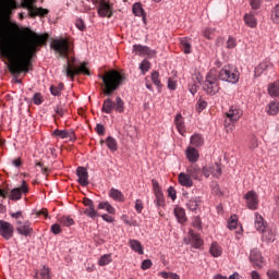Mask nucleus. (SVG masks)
I'll list each match as a JSON object with an SVG mask.
<instances>
[{
    "label": "nucleus",
    "instance_id": "nucleus-28",
    "mask_svg": "<svg viewBox=\"0 0 279 279\" xmlns=\"http://www.w3.org/2000/svg\"><path fill=\"white\" fill-rule=\"evenodd\" d=\"M98 210H107L109 215H116L117 209L110 205V202L102 201L98 204Z\"/></svg>",
    "mask_w": 279,
    "mask_h": 279
},
{
    "label": "nucleus",
    "instance_id": "nucleus-7",
    "mask_svg": "<svg viewBox=\"0 0 279 279\" xmlns=\"http://www.w3.org/2000/svg\"><path fill=\"white\" fill-rule=\"evenodd\" d=\"M34 3H36V0H24L22 3V8H26V10H28L32 19H36V16H47V14H49V10L38 8L34 5Z\"/></svg>",
    "mask_w": 279,
    "mask_h": 279
},
{
    "label": "nucleus",
    "instance_id": "nucleus-53",
    "mask_svg": "<svg viewBox=\"0 0 279 279\" xmlns=\"http://www.w3.org/2000/svg\"><path fill=\"white\" fill-rule=\"evenodd\" d=\"M151 184H153V191L155 195L158 193H162V190L160 189V184H158V181L156 179L151 180Z\"/></svg>",
    "mask_w": 279,
    "mask_h": 279
},
{
    "label": "nucleus",
    "instance_id": "nucleus-24",
    "mask_svg": "<svg viewBox=\"0 0 279 279\" xmlns=\"http://www.w3.org/2000/svg\"><path fill=\"white\" fill-rule=\"evenodd\" d=\"M255 228L258 232H265L267 228L265 219L258 213H255Z\"/></svg>",
    "mask_w": 279,
    "mask_h": 279
},
{
    "label": "nucleus",
    "instance_id": "nucleus-3",
    "mask_svg": "<svg viewBox=\"0 0 279 279\" xmlns=\"http://www.w3.org/2000/svg\"><path fill=\"white\" fill-rule=\"evenodd\" d=\"M64 73L70 80H75V75H90V71L86 68V63H82L80 66L75 64V58L68 60L64 65Z\"/></svg>",
    "mask_w": 279,
    "mask_h": 279
},
{
    "label": "nucleus",
    "instance_id": "nucleus-14",
    "mask_svg": "<svg viewBox=\"0 0 279 279\" xmlns=\"http://www.w3.org/2000/svg\"><path fill=\"white\" fill-rule=\"evenodd\" d=\"M246 206L250 210H256L258 208V194L254 191H250L244 195Z\"/></svg>",
    "mask_w": 279,
    "mask_h": 279
},
{
    "label": "nucleus",
    "instance_id": "nucleus-43",
    "mask_svg": "<svg viewBox=\"0 0 279 279\" xmlns=\"http://www.w3.org/2000/svg\"><path fill=\"white\" fill-rule=\"evenodd\" d=\"M270 17L275 25H279V3L272 8Z\"/></svg>",
    "mask_w": 279,
    "mask_h": 279
},
{
    "label": "nucleus",
    "instance_id": "nucleus-26",
    "mask_svg": "<svg viewBox=\"0 0 279 279\" xmlns=\"http://www.w3.org/2000/svg\"><path fill=\"white\" fill-rule=\"evenodd\" d=\"M113 110L119 114L125 112V101L121 97H117L116 101H113Z\"/></svg>",
    "mask_w": 279,
    "mask_h": 279
},
{
    "label": "nucleus",
    "instance_id": "nucleus-21",
    "mask_svg": "<svg viewBox=\"0 0 279 279\" xmlns=\"http://www.w3.org/2000/svg\"><path fill=\"white\" fill-rule=\"evenodd\" d=\"M185 156L190 162H197V160H199V151L193 146L186 148Z\"/></svg>",
    "mask_w": 279,
    "mask_h": 279
},
{
    "label": "nucleus",
    "instance_id": "nucleus-60",
    "mask_svg": "<svg viewBox=\"0 0 279 279\" xmlns=\"http://www.w3.org/2000/svg\"><path fill=\"white\" fill-rule=\"evenodd\" d=\"M168 196L171 197L172 202H175V199H177L178 196H177L175 189H174L173 186H170V187L168 189Z\"/></svg>",
    "mask_w": 279,
    "mask_h": 279
},
{
    "label": "nucleus",
    "instance_id": "nucleus-58",
    "mask_svg": "<svg viewBox=\"0 0 279 279\" xmlns=\"http://www.w3.org/2000/svg\"><path fill=\"white\" fill-rule=\"evenodd\" d=\"M168 88L169 90H175L178 88V82H175L173 78H168Z\"/></svg>",
    "mask_w": 279,
    "mask_h": 279
},
{
    "label": "nucleus",
    "instance_id": "nucleus-4",
    "mask_svg": "<svg viewBox=\"0 0 279 279\" xmlns=\"http://www.w3.org/2000/svg\"><path fill=\"white\" fill-rule=\"evenodd\" d=\"M221 87L219 86V76H217V73L211 70L209 73H207L206 78L203 83V90L207 95L213 96L217 95Z\"/></svg>",
    "mask_w": 279,
    "mask_h": 279
},
{
    "label": "nucleus",
    "instance_id": "nucleus-1",
    "mask_svg": "<svg viewBox=\"0 0 279 279\" xmlns=\"http://www.w3.org/2000/svg\"><path fill=\"white\" fill-rule=\"evenodd\" d=\"M14 10H19L16 0H0V53L3 58H9V71L11 75L29 73L32 60L38 52V47L47 44L49 35H37L32 29L26 28L22 36L14 38L19 26L10 21Z\"/></svg>",
    "mask_w": 279,
    "mask_h": 279
},
{
    "label": "nucleus",
    "instance_id": "nucleus-11",
    "mask_svg": "<svg viewBox=\"0 0 279 279\" xmlns=\"http://www.w3.org/2000/svg\"><path fill=\"white\" fill-rule=\"evenodd\" d=\"M133 52L135 56L154 58L156 56V50L143 45L135 44L133 46Z\"/></svg>",
    "mask_w": 279,
    "mask_h": 279
},
{
    "label": "nucleus",
    "instance_id": "nucleus-54",
    "mask_svg": "<svg viewBox=\"0 0 279 279\" xmlns=\"http://www.w3.org/2000/svg\"><path fill=\"white\" fill-rule=\"evenodd\" d=\"M53 136H58L59 138H66V130H54L52 132Z\"/></svg>",
    "mask_w": 279,
    "mask_h": 279
},
{
    "label": "nucleus",
    "instance_id": "nucleus-15",
    "mask_svg": "<svg viewBox=\"0 0 279 279\" xmlns=\"http://www.w3.org/2000/svg\"><path fill=\"white\" fill-rule=\"evenodd\" d=\"M185 243L186 245H192L195 250H199V247L204 245V241H202L199 234L193 232V230L190 231V241H186Z\"/></svg>",
    "mask_w": 279,
    "mask_h": 279
},
{
    "label": "nucleus",
    "instance_id": "nucleus-22",
    "mask_svg": "<svg viewBox=\"0 0 279 279\" xmlns=\"http://www.w3.org/2000/svg\"><path fill=\"white\" fill-rule=\"evenodd\" d=\"M186 173H189L192 180H199L202 178V169H199V166H196V165H192L187 167Z\"/></svg>",
    "mask_w": 279,
    "mask_h": 279
},
{
    "label": "nucleus",
    "instance_id": "nucleus-57",
    "mask_svg": "<svg viewBox=\"0 0 279 279\" xmlns=\"http://www.w3.org/2000/svg\"><path fill=\"white\" fill-rule=\"evenodd\" d=\"M267 277L269 279H279V271L270 269V270L267 271Z\"/></svg>",
    "mask_w": 279,
    "mask_h": 279
},
{
    "label": "nucleus",
    "instance_id": "nucleus-29",
    "mask_svg": "<svg viewBox=\"0 0 279 279\" xmlns=\"http://www.w3.org/2000/svg\"><path fill=\"white\" fill-rule=\"evenodd\" d=\"M209 253L211 254V256H214V258H219V256L223 254V248L221 247V245H219V243L214 242L209 248Z\"/></svg>",
    "mask_w": 279,
    "mask_h": 279
},
{
    "label": "nucleus",
    "instance_id": "nucleus-39",
    "mask_svg": "<svg viewBox=\"0 0 279 279\" xmlns=\"http://www.w3.org/2000/svg\"><path fill=\"white\" fill-rule=\"evenodd\" d=\"M62 90H64V83H60L57 86H50V93L53 97H60V95H62Z\"/></svg>",
    "mask_w": 279,
    "mask_h": 279
},
{
    "label": "nucleus",
    "instance_id": "nucleus-45",
    "mask_svg": "<svg viewBox=\"0 0 279 279\" xmlns=\"http://www.w3.org/2000/svg\"><path fill=\"white\" fill-rule=\"evenodd\" d=\"M112 260V255L110 254H105L102 255L99 260H98V265L100 267H106V265H110V262Z\"/></svg>",
    "mask_w": 279,
    "mask_h": 279
},
{
    "label": "nucleus",
    "instance_id": "nucleus-50",
    "mask_svg": "<svg viewBox=\"0 0 279 279\" xmlns=\"http://www.w3.org/2000/svg\"><path fill=\"white\" fill-rule=\"evenodd\" d=\"M238 223H239V217H236V215H233V216H231V218L228 222V228L230 230H235Z\"/></svg>",
    "mask_w": 279,
    "mask_h": 279
},
{
    "label": "nucleus",
    "instance_id": "nucleus-5",
    "mask_svg": "<svg viewBox=\"0 0 279 279\" xmlns=\"http://www.w3.org/2000/svg\"><path fill=\"white\" fill-rule=\"evenodd\" d=\"M50 47L61 58H69V53H73V44L66 38L53 39Z\"/></svg>",
    "mask_w": 279,
    "mask_h": 279
},
{
    "label": "nucleus",
    "instance_id": "nucleus-30",
    "mask_svg": "<svg viewBox=\"0 0 279 279\" xmlns=\"http://www.w3.org/2000/svg\"><path fill=\"white\" fill-rule=\"evenodd\" d=\"M109 197L114 199V202H125V196H123V193L114 187L109 191Z\"/></svg>",
    "mask_w": 279,
    "mask_h": 279
},
{
    "label": "nucleus",
    "instance_id": "nucleus-55",
    "mask_svg": "<svg viewBox=\"0 0 279 279\" xmlns=\"http://www.w3.org/2000/svg\"><path fill=\"white\" fill-rule=\"evenodd\" d=\"M95 132L98 136H104V134H106V128L104 126V124H97L95 128Z\"/></svg>",
    "mask_w": 279,
    "mask_h": 279
},
{
    "label": "nucleus",
    "instance_id": "nucleus-42",
    "mask_svg": "<svg viewBox=\"0 0 279 279\" xmlns=\"http://www.w3.org/2000/svg\"><path fill=\"white\" fill-rule=\"evenodd\" d=\"M150 80L155 86L160 90L162 88V83L160 82V73L158 71H154L150 75Z\"/></svg>",
    "mask_w": 279,
    "mask_h": 279
},
{
    "label": "nucleus",
    "instance_id": "nucleus-63",
    "mask_svg": "<svg viewBox=\"0 0 279 279\" xmlns=\"http://www.w3.org/2000/svg\"><path fill=\"white\" fill-rule=\"evenodd\" d=\"M66 138H69V141H71V143H74V141H76L75 131H73V130L66 131Z\"/></svg>",
    "mask_w": 279,
    "mask_h": 279
},
{
    "label": "nucleus",
    "instance_id": "nucleus-31",
    "mask_svg": "<svg viewBox=\"0 0 279 279\" xmlns=\"http://www.w3.org/2000/svg\"><path fill=\"white\" fill-rule=\"evenodd\" d=\"M199 204H202V199L199 197H193L186 203V208L192 210V213H195V210L199 208Z\"/></svg>",
    "mask_w": 279,
    "mask_h": 279
},
{
    "label": "nucleus",
    "instance_id": "nucleus-59",
    "mask_svg": "<svg viewBox=\"0 0 279 279\" xmlns=\"http://www.w3.org/2000/svg\"><path fill=\"white\" fill-rule=\"evenodd\" d=\"M33 101L35 106H40V104H43V95H40L39 93L35 94L33 97Z\"/></svg>",
    "mask_w": 279,
    "mask_h": 279
},
{
    "label": "nucleus",
    "instance_id": "nucleus-41",
    "mask_svg": "<svg viewBox=\"0 0 279 279\" xmlns=\"http://www.w3.org/2000/svg\"><path fill=\"white\" fill-rule=\"evenodd\" d=\"M129 245L131 250L137 252V254H143V245L137 240H130Z\"/></svg>",
    "mask_w": 279,
    "mask_h": 279
},
{
    "label": "nucleus",
    "instance_id": "nucleus-32",
    "mask_svg": "<svg viewBox=\"0 0 279 279\" xmlns=\"http://www.w3.org/2000/svg\"><path fill=\"white\" fill-rule=\"evenodd\" d=\"M266 112H267V114H269L270 117H276V114H278V112H279V102H277V101H271V102L267 106Z\"/></svg>",
    "mask_w": 279,
    "mask_h": 279
},
{
    "label": "nucleus",
    "instance_id": "nucleus-18",
    "mask_svg": "<svg viewBox=\"0 0 279 279\" xmlns=\"http://www.w3.org/2000/svg\"><path fill=\"white\" fill-rule=\"evenodd\" d=\"M250 260L253 263L254 267H263V255L258 248H253L251 251Z\"/></svg>",
    "mask_w": 279,
    "mask_h": 279
},
{
    "label": "nucleus",
    "instance_id": "nucleus-38",
    "mask_svg": "<svg viewBox=\"0 0 279 279\" xmlns=\"http://www.w3.org/2000/svg\"><path fill=\"white\" fill-rule=\"evenodd\" d=\"M58 221L59 223H61V226H64L65 228H71V226L75 225V220H73V218L69 216H62L58 218Z\"/></svg>",
    "mask_w": 279,
    "mask_h": 279
},
{
    "label": "nucleus",
    "instance_id": "nucleus-64",
    "mask_svg": "<svg viewBox=\"0 0 279 279\" xmlns=\"http://www.w3.org/2000/svg\"><path fill=\"white\" fill-rule=\"evenodd\" d=\"M135 210L138 214L143 213V201L141 199L135 201Z\"/></svg>",
    "mask_w": 279,
    "mask_h": 279
},
{
    "label": "nucleus",
    "instance_id": "nucleus-6",
    "mask_svg": "<svg viewBox=\"0 0 279 279\" xmlns=\"http://www.w3.org/2000/svg\"><path fill=\"white\" fill-rule=\"evenodd\" d=\"M239 70L233 65H225L219 74L218 78L222 82H229L230 84H236L239 82Z\"/></svg>",
    "mask_w": 279,
    "mask_h": 279
},
{
    "label": "nucleus",
    "instance_id": "nucleus-33",
    "mask_svg": "<svg viewBox=\"0 0 279 279\" xmlns=\"http://www.w3.org/2000/svg\"><path fill=\"white\" fill-rule=\"evenodd\" d=\"M174 216L178 219L179 223H185V221H186V213L184 211V208L175 207L174 208Z\"/></svg>",
    "mask_w": 279,
    "mask_h": 279
},
{
    "label": "nucleus",
    "instance_id": "nucleus-16",
    "mask_svg": "<svg viewBox=\"0 0 279 279\" xmlns=\"http://www.w3.org/2000/svg\"><path fill=\"white\" fill-rule=\"evenodd\" d=\"M174 125L181 134V136H184L186 134V124L184 123V117H182V113H177L174 117Z\"/></svg>",
    "mask_w": 279,
    "mask_h": 279
},
{
    "label": "nucleus",
    "instance_id": "nucleus-47",
    "mask_svg": "<svg viewBox=\"0 0 279 279\" xmlns=\"http://www.w3.org/2000/svg\"><path fill=\"white\" fill-rule=\"evenodd\" d=\"M215 32H216L215 28L206 27L203 31V36H204V38H207V40H213V38H215Z\"/></svg>",
    "mask_w": 279,
    "mask_h": 279
},
{
    "label": "nucleus",
    "instance_id": "nucleus-2",
    "mask_svg": "<svg viewBox=\"0 0 279 279\" xmlns=\"http://www.w3.org/2000/svg\"><path fill=\"white\" fill-rule=\"evenodd\" d=\"M98 77L102 80L105 86L104 95L107 97H110L114 90L119 89L123 84V81L126 80L125 74L117 70H110L105 74H100Z\"/></svg>",
    "mask_w": 279,
    "mask_h": 279
},
{
    "label": "nucleus",
    "instance_id": "nucleus-20",
    "mask_svg": "<svg viewBox=\"0 0 279 279\" xmlns=\"http://www.w3.org/2000/svg\"><path fill=\"white\" fill-rule=\"evenodd\" d=\"M16 230L19 234H22V236H29L32 232H34V229L32 228V222L24 221L22 226L16 227Z\"/></svg>",
    "mask_w": 279,
    "mask_h": 279
},
{
    "label": "nucleus",
    "instance_id": "nucleus-40",
    "mask_svg": "<svg viewBox=\"0 0 279 279\" xmlns=\"http://www.w3.org/2000/svg\"><path fill=\"white\" fill-rule=\"evenodd\" d=\"M106 145L108 149H110V151H117V149H119V144L117 143V140H114V137L112 136L107 137Z\"/></svg>",
    "mask_w": 279,
    "mask_h": 279
},
{
    "label": "nucleus",
    "instance_id": "nucleus-44",
    "mask_svg": "<svg viewBox=\"0 0 279 279\" xmlns=\"http://www.w3.org/2000/svg\"><path fill=\"white\" fill-rule=\"evenodd\" d=\"M263 233V241H267L268 243L271 242V241H275V234H274V231L270 230V229H267L262 231Z\"/></svg>",
    "mask_w": 279,
    "mask_h": 279
},
{
    "label": "nucleus",
    "instance_id": "nucleus-37",
    "mask_svg": "<svg viewBox=\"0 0 279 279\" xmlns=\"http://www.w3.org/2000/svg\"><path fill=\"white\" fill-rule=\"evenodd\" d=\"M133 14H135L136 16H142L143 21H145V10L143 9L141 2H136L133 4Z\"/></svg>",
    "mask_w": 279,
    "mask_h": 279
},
{
    "label": "nucleus",
    "instance_id": "nucleus-9",
    "mask_svg": "<svg viewBox=\"0 0 279 279\" xmlns=\"http://www.w3.org/2000/svg\"><path fill=\"white\" fill-rule=\"evenodd\" d=\"M83 204L87 207L83 211L86 217H89V219H97V217H99V211L95 209V203L93 199L85 197L83 198Z\"/></svg>",
    "mask_w": 279,
    "mask_h": 279
},
{
    "label": "nucleus",
    "instance_id": "nucleus-36",
    "mask_svg": "<svg viewBox=\"0 0 279 279\" xmlns=\"http://www.w3.org/2000/svg\"><path fill=\"white\" fill-rule=\"evenodd\" d=\"M268 94L270 97H279V81L268 85Z\"/></svg>",
    "mask_w": 279,
    "mask_h": 279
},
{
    "label": "nucleus",
    "instance_id": "nucleus-23",
    "mask_svg": "<svg viewBox=\"0 0 279 279\" xmlns=\"http://www.w3.org/2000/svg\"><path fill=\"white\" fill-rule=\"evenodd\" d=\"M114 111V101H112V98H107L102 102L101 112H105V114H112Z\"/></svg>",
    "mask_w": 279,
    "mask_h": 279
},
{
    "label": "nucleus",
    "instance_id": "nucleus-13",
    "mask_svg": "<svg viewBox=\"0 0 279 279\" xmlns=\"http://www.w3.org/2000/svg\"><path fill=\"white\" fill-rule=\"evenodd\" d=\"M29 193V187H27V182L23 181L22 185L20 187H15L11 191L10 198L13 201H19L24 195H27Z\"/></svg>",
    "mask_w": 279,
    "mask_h": 279
},
{
    "label": "nucleus",
    "instance_id": "nucleus-17",
    "mask_svg": "<svg viewBox=\"0 0 279 279\" xmlns=\"http://www.w3.org/2000/svg\"><path fill=\"white\" fill-rule=\"evenodd\" d=\"M77 182L81 186H86L88 184V170L84 167H78L76 169Z\"/></svg>",
    "mask_w": 279,
    "mask_h": 279
},
{
    "label": "nucleus",
    "instance_id": "nucleus-62",
    "mask_svg": "<svg viewBox=\"0 0 279 279\" xmlns=\"http://www.w3.org/2000/svg\"><path fill=\"white\" fill-rule=\"evenodd\" d=\"M151 259H145L142 262V269L145 271L151 267Z\"/></svg>",
    "mask_w": 279,
    "mask_h": 279
},
{
    "label": "nucleus",
    "instance_id": "nucleus-19",
    "mask_svg": "<svg viewBox=\"0 0 279 279\" xmlns=\"http://www.w3.org/2000/svg\"><path fill=\"white\" fill-rule=\"evenodd\" d=\"M178 180L181 186H185L186 189H191V186H193V178L189 174V172H180Z\"/></svg>",
    "mask_w": 279,
    "mask_h": 279
},
{
    "label": "nucleus",
    "instance_id": "nucleus-52",
    "mask_svg": "<svg viewBox=\"0 0 279 279\" xmlns=\"http://www.w3.org/2000/svg\"><path fill=\"white\" fill-rule=\"evenodd\" d=\"M157 206H165V195L162 192L155 194Z\"/></svg>",
    "mask_w": 279,
    "mask_h": 279
},
{
    "label": "nucleus",
    "instance_id": "nucleus-8",
    "mask_svg": "<svg viewBox=\"0 0 279 279\" xmlns=\"http://www.w3.org/2000/svg\"><path fill=\"white\" fill-rule=\"evenodd\" d=\"M225 114V125H232V123H236L243 117V110L239 106H232Z\"/></svg>",
    "mask_w": 279,
    "mask_h": 279
},
{
    "label": "nucleus",
    "instance_id": "nucleus-49",
    "mask_svg": "<svg viewBox=\"0 0 279 279\" xmlns=\"http://www.w3.org/2000/svg\"><path fill=\"white\" fill-rule=\"evenodd\" d=\"M211 175H214V178L221 177V166H219V163H214L211 166Z\"/></svg>",
    "mask_w": 279,
    "mask_h": 279
},
{
    "label": "nucleus",
    "instance_id": "nucleus-34",
    "mask_svg": "<svg viewBox=\"0 0 279 279\" xmlns=\"http://www.w3.org/2000/svg\"><path fill=\"white\" fill-rule=\"evenodd\" d=\"M190 143L194 147H202V145H204V136H202V134L195 133L194 135L191 136Z\"/></svg>",
    "mask_w": 279,
    "mask_h": 279
},
{
    "label": "nucleus",
    "instance_id": "nucleus-35",
    "mask_svg": "<svg viewBox=\"0 0 279 279\" xmlns=\"http://www.w3.org/2000/svg\"><path fill=\"white\" fill-rule=\"evenodd\" d=\"M267 69H271V63L269 62H262L255 68V76L260 77L263 75L264 71H267Z\"/></svg>",
    "mask_w": 279,
    "mask_h": 279
},
{
    "label": "nucleus",
    "instance_id": "nucleus-56",
    "mask_svg": "<svg viewBox=\"0 0 279 279\" xmlns=\"http://www.w3.org/2000/svg\"><path fill=\"white\" fill-rule=\"evenodd\" d=\"M234 47H236V39L229 37L227 40V49H234Z\"/></svg>",
    "mask_w": 279,
    "mask_h": 279
},
{
    "label": "nucleus",
    "instance_id": "nucleus-27",
    "mask_svg": "<svg viewBox=\"0 0 279 279\" xmlns=\"http://www.w3.org/2000/svg\"><path fill=\"white\" fill-rule=\"evenodd\" d=\"M34 278L36 279H51V269L47 266H43L39 272H36Z\"/></svg>",
    "mask_w": 279,
    "mask_h": 279
},
{
    "label": "nucleus",
    "instance_id": "nucleus-48",
    "mask_svg": "<svg viewBox=\"0 0 279 279\" xmlns=\"http://www.w3.org/2000/svg\"><path fill=\"white\" fill-rule=\"evenodd\" d=\"M150 69H151V63L146 59H144L140 64V70L142 71L143 75H145V73H147V71H149Z\"/></svg>",
    "mask_w": 279,
    "mask_h": 279
},
{
    "label": "nucleus",
    "instance_id": "nucleus-46",
    "mask_svg": "<svg viewBox=\"0 0 279 279\" xmlns=\"http://www.w3.org/2000/svg\"><path fill=\"white\" fill-rule=\"evenodd\" d=\"M181 49L182 51H184V53H191L192 49L191 41L189 40V38L181 39Z\"/></svg>",
    "mask_w": 279,
    "mask_h": 279
},
{
    "label": "nucleus",
    "instance_id": "nucleus-12",
    "mask_svg": "<svg viewBox=\"0 0 279 279\" xmlns=\"http://www.w3.org/2000/svg\"><path fill=\"white\" fill-rule=\"evenodd\" d=\"M97 12L98 15L101 16V19H110L112 16V4H110L106 0H100Z\"/></svg>",
    "mask_w": 279,
    "mask_h": 279
},
{
    "label": "nucleus",
    "instance_id": "nucleus-61",
    "mask_svg": "<svg viewBox=\"0 0 279 279\" xmlns=\"http://www.w3.org/2000/svg\"><path fill=\"white\" fill-rule=\"evenodd\" d=\"M51 232L54 234H60L62 232V227H60L58 223H54L51 226Z\"/></svg>",
    "mask_w": 279,
    "mask_h": 279
},
{
    "label": "nucleus",
    "instance_id": "nucleus-10",
    "mask_svg": "<svg viewBox=\"0 0 279 279\" xmlns=\"http://www.w3.org/2000/svg\"><path fill=\"white\" fill-rule=\"evenodd\" d=\"M0 235H2L5 241H10V239L14 236V226L5 220H0Z\"/></svg>",
    "mask_w": 279,
    "mask_h": 279
},
{
    "label": "nucleus",
    "instance_id": "nucleus-51",
    "mask_svg": "<svg viewBox=\"0 0 279 279\" xmlns=\"http://www.w3.org/2000/svg\"><path fill=\"white\" fill-rule=\"evenodd\" d=\"M207 107H208V102H206V100L199 98L196 104L197 112H202L203 110H206Z\"/></svg>",
    "mask_w": 279,
    "mask_h": 279
},
{
    "label": "nucleus",
    "instance_id": "nucleus-25",
    "mask_svg": "<svg viewBox=\"0 0 279 279\" xmlns=\"http://www.w3.org/2000/svg\"><path fill=\"white\" fill-rule=\"evenodd\" d=\"M243 20L247 27L254 28L258 25V20H256V16H254L252 13H246Z\"/></svg>",
    "mask_w": 279,
    "mask_h": 279
}]
</instances>
